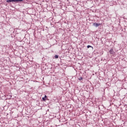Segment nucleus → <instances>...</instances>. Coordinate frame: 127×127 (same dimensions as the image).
I'll return each mask as SVG.
<instances>
[{
	"instance_id": "nucleus-1",
	"label": "nucleus",
	"mask_w": 127,
	"mask_h": 127,
	"mask_svg": "<svg viewBox=\"0 0 127 127\" xmlns=\"http://www.w3.org/2000/svg\"><path fill=\"white\" fill-rule=\"evenodd\" d=\"M93 25H94V26H95V27H98V26H100V25H101V24L100 23L98 24L97 23H94Z\"/></svg>"
},
{
	"instance_id": "nucleus-2",
	"label": "nucleus",
	"mask_w": 127,
	"mask_h": 127,
	"mask_svg": "<svg viewBox=\"0 0 127 127\" xmlns=\"http://www.w3.org/2000/svg\"><path fill=\"white\" fill-rule=\"evenodd\" d=\"M109 53H110V54H114V53H115V52H114V49H111L110 50Z\"/></svg>"
},
{
	"instance_id": "nucleus-3",
	"label": "nucleus",
	"mask_w": 127,
	"mask_h": 127,
	"mask_svg": "<svg viewBox=\"0 0 127 127\" xmlns=\"http://www.w3.org/2000/svg\"><path fill=\"white\" fill-rule=\"evenodd\" d=\"M6 2H14V0H6Z\"/></svg>"
},
{
	"instance_id": "nucleus-4",
	"label": "nucleus",
	"mask_w": 127,
	"mask_h": 127,
	"mask_svg": "<svg viewBox=\"0 0 127 127\" xmlns=\"http://www.w3.org/2000/svg\"><path fill=\"white\" fill-rule=\"evenodd\" d=\"M23 1V0H14V2H19Z\"/></svg>"
},
{
	"instance_id": "nucleus-5",
	"label": "nucleus",
	"mask_w": 127,
	"mask_h": 127,
	"mask_svg": "<svg viewBox=\"0 0 127 127\" xmlns=\"http://www.w3.org/2000/svg\"><path fill=\"white\" fill-rule=\"evenodd\" d=\"M46 99H47V96L46 95H45V97L42 98L43 101H46Z\"/></svg>"
},
{
	"instance_id": "nucleus-6",
	"label": "nucleus",
	"mask_w": 127,
	"mask_h": 127,
	"mask_svg": "<svg viewBox=\"0 0 127 127\" xmlns=\"http://www.w3.org/2000/svg\"><path fill=\"white\" fill-rule=\"evenodd\" d=\"M58 57H59V56H58V55H56L55 56V58L56 59H58Z\"/></svg>"
},
{
	"instance_id": "nucleus-7",
	"label": "nucleus",
	"mask_w": 127,
	"mask_h": 127,
	"mask_svg": "<svg viewBox=\"0 0 127 127\" xmlns=\"http://www.w3.org/2000/svg\"><path fill=\"white\" fill-rule=\"evenodd\" d=\"M91 48H93V47H92V46H90V45H88L87 46V48H91Z\"/></svg>"
},
{
	"instance_id": "nucleus-8",
	"label": "nucleus",
	"mask_w": 127,
	"mask_h": 127,
	"mask_svg": "<svg viewBox=\"0 0 127 127\" xmlns=\"http://www.w3.org/2000/svg\"><path fill=\"white\" fill-rule=\"evenodd\" d=\"M78 80H79V81H81V80H83V77H80Z\"/></svg>"
}]
</instances>
